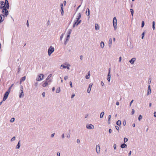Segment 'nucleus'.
Segmentation results:
<instances>
[{
  "label": "nucleus",
  "instance_id": "1",
  "mask_svg": "<svg viewBox=\"0 0 156 156\" xmlns=\"http://www.w3.org/2000/svg\"><path fill=\"white\" fill-rule=\"evenodd\" d=\"M9 8V3L7 0H5V2H0V9L2 11V15L3 16L7 17L9 14L8 9Z\"/></svg>",
  "mask_w": 156,
  "mask_h": 156
},
{
  "label": "nucleus",
  "instance_id": "2",
  "mask_svg": "<svg viewBox=\"0 0 156 156\" xmlns=\"http://www.w3.org/2000/svg\"><path fill=\"white\" fill-rule=\"evenodd\" d=\"M81 17V14L80 13H79L78 14L77 17L76 18V20L75 21V23L73 25V27H74L76 25L77 26L81 22V20H79Z\"/></svg>",
  "mask_w": 156,
  "mask_h": 156
},
{
  "label": "nucleus",
  "instance_id": "3",
  "mask_svg": "<svg viewBox=\"0 0 156 156\" xmlns=\"http://www.w3.org/2000/svg\"><path fill=\"white\" fill-rule=\"evenodd\" d=\"M51 75H49L47 78L46 80L44 81H43V83L42 84V86L44 87H45L48 86V85L49 84H50L51 82V81L50 80H49V79L50 78V77L51 76Z\"/></svg>",
  "mask_w": 156,
  "mask_h": 156
},
{
  "label": "nucleus",
  "instance_id": "4",
  "mask_svg": "<svg viewBox=\"0 0 156 156\" xmlns=\"http://www.w3.org/2000/svg\"><path fill=\"white\" fill-rule=\"evenodd\" d=\"M113 26L114 28V29L116 30L117 27V20L116 19V18L115 17L113 18Z\"/></svg>",
  "mask_w": 156,
  "mask_h": 156
},
{
  "label": "nucleus",
  "instance_id": "5",
  "mask_svg": "<svg viewBox=\"0 0 156 156\" xmlns=\"http://www.w3.org/2000/svg\"><path fill=\"white\" fill-rule=\"evenodd\" d=\"M54 51V48L52 46H51L48 50V53L49 55H51V54Z\"/></svg>",
  "mask_w": 156,
  "mask_h": 156
},
{
  "label": "nucleus",
  "instance_id": "6",
  "mask_svg": "<svg viewBox=\"0 0 156 156\" xmlns=\"http://www.w3.org/2000/svg\"><path fill=\"white\" fill-rule=\"evenodd\" d=\"M64 64L66 65V66H64L63 65H61V67H62L63 68H67L68 69H69V67L70 66V65L67 63H64Z\"/></svg>",
  "mask_w": 156,
  "mask_h": 156
},
{
  "label": "nucleus",
  "instance_id": "7",
  "mask_svg": "<svg viewBox=\"0 0 156 156\" xmlns=\"http://www.w3.org/2000/svg\"><path fill=\"white\" fill-rule=\"evenodd\" d=\"M44 75L42 74H40L38 76V77L36 79L37 81H40L43 79Z\"/></svg>",
  "mask_w": 156,
  "mask_h": 156
},
{
  "label": "nucleus",
  "instance_id": "8",
  "mask_svg": "<svg viewBox=\"0 0 156 156\" xmlns=\"http://www.w3.org/2000/svg\"><path fill=\"white\" fill-rule=\"evenodd\" d=\"M9 93V92L6 91L4 95V97L3 98V101H5L7 98H8V96Z\"/></svg>",
  "mask_w": 156,
  "mask_h": 156
},
{
  "label": "nucleus",
  "instance_id": "9",
  "mask_svg": "<svg viewBox=\"0 0 156 156\" xmlns=\"http://www.w3.org/2000/svg\"><path fill=\"white\" fill-rule=\"evenodd\" d=\"M110 68L109 69L108 73V78L107 80L108 81H110V80L111 74H110Z\"/></svg>",
  "mask_w": 156,
  "mask_h": 156
},
{
  "label": "nucleus",
  "instance_id": "10",
  "mask_svg": "<svg viewBox=\"0 0 156 156\" xmlns=\"http://www.w3.org/2000/svg\"><path fill=\"white\" fill-rule=\"evenodd\" d=\"M87 129H93L94 128V126L92 124L87 125L86 126Z\"/></svg>",
  "mask_w": 156,
  "mask_h": 156
},
{
  "label": "nucleus",
  "instance_id": "11",
  "mask_svg": "<svg viewBox=\"0 0 156 156\" xmlns=\"http://www.w3.org/2000/svg\"><path fill=\"white\" fill-rule=\"evenodd\" d=\"M92 85H93V84L92 83H91L90 84L89 86V87L87 89V91L88 93H89L90 92L91 89V88Z\"/></svg>",
  "mask_w": 156,
  "mask_h": 156
},
{
  "label": "nucleus",
  "instance_id": "12",
  "mask_svg": "<svg viewBox=\"0 0 156 156\" xmlns=\"http://www.w3.org/2000/svg\"><path fill=\"white\" fill-rule=\"evenodd\" d=\"M100 148L99 145H97L96 146V150L97 153H99L100 151Z\"/></svg>",
  "mask_w": 156,
  "mask_h": 156
},
{
  "label": "nucleus",
  "instance_id": "13",
  "mask_svg": "<svg viewBox=\"0 0 156 156\" xmlns=\"http://www.w3.org/2000/svg\"><path fill=\"white\" fill-rule=\"evenodd\" d=\"M151 93V90L150 88V86L149 85L148 87V92L147 93V94L149 95Z\"/></svg>",
  "mask_w": 156,
  "mask_h": 156
},
{
  "label": "nucleus",
  "instance_id": "14",
  "mask_svg": "<svg viewBox=\"0 0 156 156\" xmlns=\"http://www.w3.org/2000/svg\"><path fill=\"white\" fill-rule=\"evenodd\" d=\"M136 59L135 58H133L131 59L129 61V62L131 64H133L134 63V62L135 61Z\"/></svg>",
  "mask_w": 156,
  "mask_h": 156
},
{
  "label": "nucleus",
  "instance_id": "15",
  "mask_svg": "<svg viewBox=\"0 0 156 156\" xmlns=\"http://www.w3.org/2000/svg\"><path fill=\"white\" fill-rule=\"evenodd\" d=\"M70 35V34H68L67 36V38L66 39V40L65 41V44H66L67 43V42L69 40L68 38H69V37Z\"/></svg>",
  "mask_w": 156,
  "mask_h": 156
},
{
  "label": "nucleus",
  "instance_id": "16",
  "mask_svg": "<svg viewBox=\"0 0 156 156\" xmlns=\"http://www.w3.org/2000/svg\"><path fill=\"white\" fill-rule=\"evenodd\" d=\"M127 145L125 144H122L121 145V147L122 148H125V147H127Z\"/></svg>",
  "mask_w": 156,
  "mask_h": 156
},
{
  "label": "nucleus",
  "instance_id": "17",
  "mask_svg": "<svg viewBox=\"0 0 156 156\" xmlns=\"http://www.w3.org/2000/svg\"><path fill=\"white\" fill-rule=\"evenodd\" d=\"M95 28L96 30H98L99 29V26L97 24H95Z\"/></svg>",
  "mask_w": 156,
  "mask_h": 156
},
{
  "label": "nucleus",
  "instance_id": "18",
  "mask_svg": "<svg viewBox=\"0 0 156 156\" xmlns=\"http://www.w3.org/2000/svg\"><path fill=\"white\" fill-rule=\"evenodd\" d=\"M90 11H89V10L88 9H87V10H86V14L87 15V16H89L90 14Z\"/></svg>",
  "mask_w": 156,
  "mask_h": 156
},
{
  "label": "nucleus",
  "instance_id": "19",
  "mask_svg": "<svg viewBox=\"0 0 156 156\" xmlns=\"http://www.w3.org/2000/svg\"><path fill=\"white\" fill-rule=\"evenodd\" d=\"M121 124V121L119 120L118 121H117L116 122V124L118 126H120Z\"/></svg>",
  "mask_w": 156,
  "mask_h": 156
},
{
  "label": "nucleus",
  "instance_id": "20",
  "mask_svg": "<svg viewBox=\"0 0 156 156\" xmlns=\"http://www.w3.org/2000/svg\"><path fill=\"white\" fill-rule=\"evenodd\" d=\"M26 79V77L24 76L23 77H22L21 79L20 80V82H21L23 81H24Z\"/></svg>",
  "mask_w": 156,
  "mask_h": 156
},
{
  "label": "nucleus",
  "instance_id": "21",
  "mask_svg": "<svg viewBox=\"0 0 156 156\" xmlns=\"http://www.w3.org/2000/svg\"><path fill=\"white\" fill-rule=\"evenodd\" d=\"M100 46L102 48L104 47V43L103 42H101Z\"/></svg>",
  "mask_w": 156,
  "mask_h": 156
},
{
  "label": "nucleus",
  "instance_id": "22",
  "mask_svg": "<svg viewBox=\"0 0 156 156\" xmlns=\"http://www.w3.org/2000/svg\"><path fill=\"white\" fill-rule=\"evenodd\" d=\"M4 19H2V17L1 16V15H0V23Z\"/></svg>",
  "mask_w": 156,
  "mask_h": 156
},
{
  "label": "nucleus",
  "instance_id": "23",
  "mask_svg": "<svg viewBox=\"0 0 156 156\" xmlns=\"http://www.w3.org/2000/svg\"><path fill=\"white\" fill-rule=\"evenodd\" d=\"M21 90L22 91V92H21V93L20 94V95H19V97L20 98H21V96L22 95L23 96V90Z\"/></svg>",
  "mask_w": 156,
  "mask_h": 156
},
{
  "label": "nucleus",
  "instance_id": "24",
  "mask_svg": "<svg viewBox=\"0 0 156 156\" xmlns=\"http://www.w3.org/2000/svg\"><path fill=\"white\" fill-rule=\"evenodd\" d=\"M104 114V112H101L100 114V118H102L103 117Z\"/></svg>",
  "mask_w": 156,
  "mask_h": 156
},
{
  "label": "nucleus",
  "instance_id": "25",
  "mask_svg": "<svg viewBox=\"0 0 156 156\" xmlns=\"http://www.w3.org/2000/svg\"><path fill=\"white\" fill-rule=\"evenodd\" d=\"M155 22L154 21H153V22L152 27H153V29L154 30V29H155Z\"/></svg>",
  "mask_w": 156,
  "mask_h": 156
},
{
  "label": "nucleus",
  "instance_id": "26",
  "mask_svg": "<svg viewBox=\"0 0 156 156\" xmlns=\"http://www.w3.org/2000/svg\"><path fill=\"white\" fill-rule=\"evenodd\" d=\"M90 72H89L88 74V75H86V79H89L90 78Z\"/></svg>",
  "mask_w": 156,
  "mask_h": 156
},
{
  "label": "nucleus",
  "instance_id": "27",
  "mask_svg": "<svg viewBox=\"0 0 156 156\" xmlns=\"http://www.w3.org/2000/svg\"><path fill=\"white\" fill-rule=\"evenodd\" d=\"M61 14L62 16L63 15V13H64V11L63 9V8H62V9H61Z\"/></svg>",
  "mask_w": 156,
  "mask_h": 156
},
{
  "label": "nucleus",
  "instance_id": "28",
  "mask_svg": "<svg viewBox=\"0 0 156 156\" xmlns=\"http://www.w3.org/2000/svg\"><path fill=\"white\" fill-rule=\"evenodd\" d=\"M130 12L131 13L132 16H133V9H130Z\"/></svg>",
  "mask_w": 156,
  "mask_h": 156
},
{
  "label": "nucleus",
  "instance_id": "29",
  "mask_svg": "<svg viewBox=\"0 0 156 156\" xmlns=\"http://www.w3.org/2000/svg\"><path fill=\"white\" fill-rule=\"evenodd\" d=\"M20 147V141L19 142L17 145L16 146V148H19Z\"/></svg>",
  "mask_w": 156,
  "mask_h": 156
},
{
  "label": "nucleus",
  "instance_id": "30",
  "mask_svg": "<svg viewBox=\"0 0 156 156\" xmlns=\"http://www.w3.org/2000/svg\"><path fill=\"white\" fill-rule=\"evenodd\" d=\"M142 116L141 115H140L139 116V117H138V119L139 121H140V120L142 119Z\"/></svg>",
  "mask_w": 156,
  "mask_h": 156
},
{
  "label": "nucleus",
  "instance_id": "31",
  "mask_svg": "<svg viewBox=\"0 0 156 156\" xmlns=\"http://www.w3.org/2000/svg\"><path fill=\"white\" fill-rule=\"evenodd\" d=\"M128 141V139L127 138H124V143Z\"/></svg>",
  "mask_w": 156,
  "mask_h": 156
},
{
  "label": "nucleus",
  "instance_id": "32",
  "mask_svg": "<svg viewBox=\"0 0 156 156\" xmlns=\"http://www.w3.org/2000/svg\"><path fill=\"white\" fill-rule=\"evenodd\" d=\"M11 88H12V87H10L8 89L7 91L9 92H10V91H11Z\"/></svg>",
  "mask_w": 156,
  "mask_h": 156
},
{
  "label": "nucleus",
  "instance_id": "33",
  "mask_svg": "<svg viewBox=\"0 0 156 156\" xmlns=\"http://www.w3.org/2000/svg\"><path fill=\"white\" fill-rule=\"evenodd\" d=\"M11 88H12V87H10L8 89L7 91L9 92H10V91H11Z\"/></svg>",
  "mask_w": 156,
  "mask_h": 156
},
{
  "label": "nucleus",
  "instance_id": "34",
  "mask_svg": "<svg viewBox=\"0 0 156 156\" xmlns=\"http://www.w3.org/2000/svg\"><path fill=\"white\" fill-rule=\"evenodd\" d=\"M11 88H12V87H10L8 89L7 91L9 92H10V91H11Z\"/></svg>",
  "mask_w": 156,
  "mask_h": 156
},
{
  "label": "nucleus",
  "instance_id": "35",
  "mask_svg": "<svg viewBox=\"0 0 156 156\" xmlns=\"http://www.w3.org/2000/svg\"><path fill=\"white\" fill-rule=\"evenodd\" d=\"M144 21H143L142 22V26H141L142 27H143L144 26Z\"/></svg>",
  "mask_w": 156,
  "mask_h": 156
},
{
  "label": "nucleus",
  "instance_id": "36",
  "mask_svg": "<svg viewBox=\"0 0 156 156\" xmlns=\"http://www.w3.org/2000/svg\"><path fill=\"white\" fill-rule=\"evenodd\" d=\"M15 119L14 118H12L10 120V121L11 122H13L14 121Z\"/></svg>",
  "mask_w": 156,
  "mask_h": 156
},
{
  "label": "nucleus",
  "instance_id": "37",
  "mask_svg": "<svg viewBox=\"0 0 156 156\" xmlns=\"http://www.w3.org/2000/svg\"><path fill=\"white\" fill-rule=\"evenodd\" d=\"M112 40L111 38H110L109 39V44L110 43L111 45L112 44Z\"/></svg>",
  "mask_w": 156,
  "mask_h": 156
},
{
  "label": "nucleus",
  "instance_id": "38",
  "mask_svg": "<svg viewBox=\"0 0 156 156\" xmlns=\"http://www.w3.org/2000/svg\"><path fill=\"white\" fill-rule=\"evenodd\" d=\"M111 117V115H109L108 116V121H110V119Z\"/></svg>",
  "mask_w": 156,
  "mask_h": 156
},
{
  "label": "nucleus",
  "instance_id": "39",
  "mask_svg": "<svg viewBox=\"0 0 156 156\" xmlns=\"http://www.w3.org/2000/svg\"><path fill=\"white\" fill-rule=\"evenodd\" d=\"M60 89L59 88V89H58L56 90V92L57 93H58L60 92Z\"/></svg>",
  "mask_w": 156,
  "mask_h": 156
},
{
  "label": "nucleus",
  "instance_id": "40",
  "mask_svg": "<svg viewBox=\"0 0 156 156\" xmlns=\"http://www.w3.org/2000/svg\"><path fill=\"white\" fill-rule=\"evenodd\" d=\"M144 35V32L142 33V39H143Z\"/></svg>",
  "mask_w": 156,
  "mask_h": 156
},
{
  "label": "nucleus",
  "instance_id": "41",
  "mask_svg": "<svg viewBox=\"0 0 156 156\" xmlns=\"http://www.w3.org/2000/svg\"><path fill=\"white\" fill-rule=\"evenodd\" d=\"M69 84H70V87H73V86H72V82L71 81H70L69 82Z\"/></svg>",
  "mask_w": 156,
  "mask_h": 156
},
{
  "label": "nucleus",
  "instance_id": "42",
  "mask_svg": "<svg viewBox=\"0 0 156 156\" xmlns=\"http://www.w3.org/2000/svg\"><path fill=\"white\" fill-rule=\"evenodd\" d=\"M15 139V136L12 137V138L11 139L12 141H14Z\"/></svg>",
  "mask_w": 156,
  "mask_h": 156
},
{
  "label": "nucleus",
  "instance_id": "43",
  "mask_svg": "<svg viewBox=\"0 0 156 156\" xmlns=\"http://www.w3.org/2000/svg\"><path fill=\"white\" fill-rule=\"evenodd\" d=\"M115 127L116 129L118 131L119 129V127L117 126H115Z\"/></svg>",
  "mask_w": 156,
  "mask_h": 156
},
{
  "label": "nucleus",
  "instance_id": "44",
  "mask_svg": "<svg viewBox=\"0 0 156 156\" xmlns=\"http://www.w3.org/2000/svg\"><path fill=\"white\" fill-rule=\"evenodd\" d=\"M68 78V77L67 76H66L64 77V79L65 80H67Z\"/></svg>",
  "mask_w": 156,
  "mask_h": 156
},
{
  "label": "nucleus",
  "instance_id": "45",
  "mask_svg": "<svg viewBox=\"0 0 156 156\" xmlns=\"http://www.w3.org/2000/svg\"><path fill=\"white\" fill-rule=\"evenodd\" d=\"M122 60V58L121 57H120L119 58V62H121Z\"/></svg>",
  "mask_w": 156,
  "mask_h": 156
},
{
  "label": "nucleus",
  "instance_id": "46",
  "mask_svg": "<svg viewBox=\"0 0 156 156\" xmlns=\"http://www.w3.org/2000/svg\"><path fill=\"white\" fill-rule=\"evenodd\" d=\"M134 112H135L134 110V109H132V115L133 114H134Z\"/></svg>",
  "mask_w": 156,
  "mask_h": 156
},
{
  "label": "nucleus",
  "instance_id": "47",
  "mask_svg": "<svg viewBox=\"0 0 156 156\" xmlns=\"http://www.w3.org/2000/svg\"><path fill=\"white\" fill-rule=\"evenodd\" d=\"M63 3H64V5H65L66 4V1H64L63 2Z\"/></svg>",
  "mask_w": 156,
  "mask_h": 156
},
{
  "label": "nucleus",
  "instance_id": "48",
  "mask_svg": "<svg viewBox=\"0 0 156 156\" xmlns=\"http://www.w3.org/2000/svg\"><path fill=\"white\" fill-rule=\"evenodd\" d=\"M45 92H43V93H42V95H43V96L44 97H45Z\"/></svg>",
  "mask_w": 156,
  "mask_h": 156
},
{
  "label": "nucleus",
  "instance_id": "49",
  "mask_svg": "<svg viewBox=\"0 0 156 156\" xmlns=\"http://www.w3.org/2000/svg\"><path fill=\"white\" fill-rule=\"evenodd\" d=\"M112 132V129H109V133H111Z\"/></svg>",
  "mask_w": 156,
  "mask_h": 156
},
{
  "label": "nucleus",
  "instance_id": "50",
  "mask_svg": "<svg viewBox=\"0 0 156 156\" xmlns=\"http://www.w3.org/2000/svg\"><path fill=\"white\" fill-rule=\"evenodd\" d=\"M116 105H119V102L117 101L116 103Z\"/></svg>",
  "mask_w": 156,
  "mask_h": 156
},
{
  "label": "nucleus",
  "instance_id": "51",
  "mask_svg": "<svg viewBox=\"0 0 156 156\" xmlns=\"http://www.w3.org/2000/svg\"><path fill=\"white\" fill-rule=\"evenodd\" d=\"M133 100H132L130 102V106H131V104H132V103L133 102Z\"/></svg>",
  "mask_w": 156,
  "mask_h": 156
},
{
  "label": "nucleus",
  "instance_id": "52",
  "mask_svg": "<svg viewBox=\"0 0 156 156\" xmlns=\"http://www.w3.org/2000/svg\"><path fill=\"white\" fill-rule=\"evenodd\" d=\"M154 116L156 117V112H154Z\"/></svg>",
  "mask_w": 156,
  "mask_h": 156
},
{
  "label": "nucleus",
  "instance_id": "53",
  "mask_svg": "<svg viewBox=\"0 0 156 156\" xmlns=\"http://www.w3.org/2000/svg\"><path fill=\"white\" fill-rule=\"evenodd\" d=\"M57 155L58 156H60V153L59 152H58L57 153Z\"/></svg>",
  "mask_w": 156,
  "mask_h": 156
},
{
  "label": "nucleus",
  "instance_id": "54",
  "mask_svg": "<svg viewBox=\"0 0 156 156\" xmlns=\"http://www.w3.org/2000/svg\"><path fill=\"white\" fill-rule=\"evenodd\" d=\"M77 143H79L80 142V140L79 139H77Z\"/></svg>",
  "mask_w": 156,
  "mask_h": 156
},
{
  "label": "nucleus",
  "instance_id": "55",
  "mask_svg": "<svg viewBox=\"0 0 156 156\" xmlns=\"http://www.w3.org/2000/svg\"><path fill=\"white\" fill-rule=\"evenodd\" d=\"M114 148L115 149H116V145L115 144L114 145Z\"/></svg>",
  "mask_w": 156,
  "mask_h": 156
},
{
  "label": "nucleus",
  "instance_id": "56",
  "mask_svg": "<svg viewBox=\"0 0 156 156\" xmlns=\"http://www.w3.org/2000/svg\"><path fill=\"white\" fill-rule=\"evenodd\" d=\"M131 151H130L128 154L129 155V156L131 154Z\"/></svg>",
  "mask_w": 156,
  "mask_h": 156
},
{
  "label": "nucleus",
  "instance_id": "57",
  "mask_svg": "<svg viewBox=\"0 0 156 156\" xmlns=\"http://www.w3.org/2000/svg\"><path fill=\"white\" fill-rule=\"evenodd\" d=\"M63 4H61V9H62V8H63Z\"/></svg>",
  "mask_w": 156,
  "mask_h": 156
},
{
  "label": "nucleus",
  "instance_id": "58",
  "mask_svg": "<svg viewBox=\"0 0 156 156\" xmlns=\"http://www.w3.org/2000/svg\"><path fill=\"white\" fill-rule=\"evenodd\" d=\"M101 83L102 86H104V83L102 82H101Z\"/></svg>",
  "mask_w": 156,
  "mask_h": 156
},
{
  "label": "nucleus",
  "instance_id": "59",
  "mask_svg": "<svg viewBox=\"0 0 156 156\" xmlns=\"http://www.w3.org/2000/svg\"><path fill=\"white\" fill-rule=\"evenodd\" d=\"M27 27H29V23H28V20H27Z\"/></svg>",
  "mask_w": 156,
  "mask_h": 156
},
{
  "label": "nucleus",
  "instance_id": "60",
  "mask_svg": "<svg viewBox=\"0 0 156 156\" xmlns=\"http://www.w3.org/2000/svg\"><path fill=\"white\" fill-rule=\"evenodd\" d=\"M71 30H70L69 31V32L68 33V34H70H70H71Z\"/></svg>",
  "mask_w": 156,
  "mask_h": 156
},
{
  "label": "nucleus",
  "instance_id": "61",
  "mask_svg": "<svg viewBox=\"0 0 156 156\" xmlns=\"http://www.w3.org/2000/svg\"><path fill=\"white\" fill-rule=\"evenodd\" d=\"M55 90V88L54 87H53L52 89V90L53 91H54Z\"/></svg>",
  "mask_w": 156,
  "mask_h": 156
},
{
  "label": "nucleus",
  "instance_id": "62",
  "mask_svg": "<svg viewBox=\"0 0 156 156\" xmlns=\"http://www.w3.org/2000/svg\"><path fill=\"white\" fill-rule=\"evenodd\" d=\"M75 96V95L74 94H72V95L71 98H73Z\"/></svg>",
  "mask_w": 156,
  "mask_h": 156
},
{
  "label": "nucleus",
  "instance_id": "63",
  "mask_svg": "<svg viewBox=\"0 0 156 156\" xmlns=\"http://www.w3.org/2000/svg\"><path fill=\"white\" fill-rule=\"evenodd\" d=\"M62 138H64V134L62 135Z\"/></svg>",
  "mask_w": 156,
  "mask_h": 156
},
{
  "label": "nucleus",
  "instance_id": "64",
  "mask_svg": "<svg viewBox=\"0 0 156 156\" xmlns=\"http://www.w3.org/2000/svg\"><path fill=\"white\" fill-rule=\"evenodd\" d=\"M54 134H55V133H53V134H52L51 135V137H53L54 136Z\"/></svg>",
  "mask_w": 156,
  "mask_h": 156
}]
</instances>
